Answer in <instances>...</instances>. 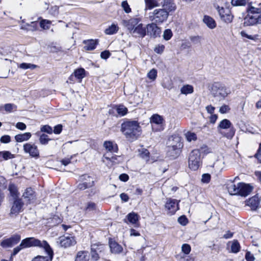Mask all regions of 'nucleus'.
Masks as SVG:
<instances>
[{"instance_id": "obj_17", "label": "nucleus", "mask_w": 261, "mask_h": 261, "mask_svg": "<svg viewBox=\"0 0 261 261\" xmlns=\"http://www.w3.org/2000/svg\"><path fill=\"white\" fill-rule=\"evenodd\" d=\"M165 208L168 211L169 215L174 214L179 209L177 200L171 198L168 199L165 204Z\"/></svg>"}, {"instance_id": "obj_34", "label": "nucleus", "mask_w": 261, "mask_h": 261, "mask_svg": "<svg viewBox=\"0 0 261 261\" xmlns=\"http://www.w3.org/2000/svg\"><path fill=\"white\" fill-rule=\"evenodd\" d=\"M193 87L190 85H185L180 88V93L182 94L188 95L193 93Z\"/></svg>"}, {"instance_id": "obj_21", "label": "nucleus", "mask_w": 261, "mask_h": 261, "mask_svg": "<svg viewBox=\"0 0 261 261\" xmlns=\"http://www.w3.org/2000/svg\"><path fill=\"white\" fill-rule=\"evenodd\" d=\"M87 178H88V182H84L82 181V183H80L78 185V188L80 190H85L87 188H90L92 187L94 184V181L93 180V178L87 175H82L81 177V181H84V180H87Z\"/></svg>"}, {"instance_id": "obj_62", "label": "nucleus", "mask_w": 261, "mask_h": 261, "mask_svg": "<svg viewBox=\"0 0 261 261\" xmlns=\"http://www.w3.org/2000/svg\"><path fill=\"white\" fill-rule=\"evenodd\" d=\"M62 130V125L61 124H58L54 127V132L56 134H59Z\"/></svg>"}, {"instance_id": "obj_35", "label": "nucleus", "mask_w": 261, "mask_h": 261, "mask_svg": "<svg viewBox=\"0 0 261 261\" xmlns=\"http://www.w3.org/2000/svg\"><path fill=\"white\" fill-rule=\"evenodd\" d=\"M73 75L81 82L82 80L85 76V70L84 68L76 69L73 72Z\"/></svg>"}, {"instance_id": "obj_6", "label": "nucleus", "mask_w": 261, "mask_h": 261, "mask_svg": "<svg viewBox=\"0 0 261 261\" xmlns=\"http://www.w3.org/2000/svg\"><path fill=\"white\" fill-rule=\"evenodd\" d=\"M168 17V12L165 9H155L149 14V20L158 24L166 21Z\"/></svg>"}, {"instance_id": "obj_20", "label": "nucleus", "mask_w": 261, "mask_h": 261, "mask_svg": "<svg viewBox=\"0 0 261 261\" xmlns=\"http://www.w3.org/2000/svg\"><path fill=\"white\" fill-rule=\"evenodd\" d=\"M47 253L46 256L38 255L33 258L32 261H51L53 257V251L50 246L48 248L43 249Z\"/></svg>"}, {"instance_id": "obj_25", "label": "nucleus", "mask_w": 261, "mask_h": 261, "mask_svg": "<svg viewBox=\"0 0 261 261\" xmlns=\"http://www.w3.org/2000/svg\"><path fill=\"white\" fill-rule=\"evenodd\" d=\"M109 246L112 253L119 254L123 251L122 247L114 241L110 240Z\"/></svg>"}, {"instance_id": "obj_9", "label": "nucleus", "mask_w": 261, "mask_h": 261, "mask_svg": "<svg viewBox=\"0 0 261 261\" xmlns=\"http://www.w3.org/2000/svg\"><path fill=\"white\" fill-rule=\"evenodd\" d=\"M212 93L214 96L223 99L230 93V91L219 83H215L212 87Z\"/></svg>"}, {"instance_id": "obj_5", "label": "nucleus", "mask_w": 261, "mask_h": 261, "mask_svg": "<svg viewBox=\"0 0 261 261\" xmlns=\"http://www.w3.org/2000/svg\"><path fill=\"white\" fill-rule=\"evenodd\" d=\"M182 147V144L180 139L178 137H171L168 139L167 142V153L169 156L172 158H177Z\"/></svg>"}, {"instance_id": "obj_45", "label": "nucleus", "mask_w": 261, "mask_h": 261, "mask_svg": "<svg viewBox=\"0 0 261 261\" xmlns=\"http://www.w3.org/2000/svg\"><path fill=\"white\" fill-rule=\"evenodd\" d=\"M0 155H2L3 159L5 160L11 159L14 158V154H12L8 151H1Z\"/></svg>"}, {"instance_id": "obj_27", "label": "nucleus", "mask_w": 261, "mask_h": 261, "mask_svg": "<svg viewBox=\"0 0 261 261\" xmlns=\"http://www.w3.org/2000/svg\"><path fill=\"white\" fill-rule=\"evenodd\" d=\"M139 216L135 212L129 213L124 221L127 224H136L139 221Z\"/></svg>"}, {"instance_id": "obj_42", "label": "nucleus", "mask_w": 261, "mask_h": 261, "mask_svg": "<svg viewBox=\"0 0 261 261\" xmlns=\"http://www.w3.org/2000/svg\"><path fill=\"white\" fill-rule=\"evenodd\" d=\"M240 250V245L238 241L233 240L231 245V251L232 253H238Z\"/></svg>"}, {"instance_id": "obj_19", "label": "nucleus", "mask_w": 261, "mask_h": 261, "mask_svg": "<svg viewBox=\"0 0 261 261\" xmlns=\"http://www.w3.org/2000/svg\"><path fill=\"white\" fill-rule=\"evenodd\" d=\"M157 24L154 22L147 24L146 28L147 30V33L153 37H156L160 36L161 33V29L159 27Z\"/></svg>"}, {"instance_id": "obj_1", "label": "nucleus", "mask_w": 261, "mask_h": 261, "mask_svg": "<svg viewBox=\"0 0 261 261\" xmlns=\"http://www.w3.org/2000/svg\"><path fill=\"white\" fill-rule=\"evenodd\" d=\"M141 17H133L127 20H124L123 24L133 36L143 38L146 35V28L141 22Z\"/></svg>"}, {"instance_id": "obj_28", "label": "nucleus", "mask_w": 261, "mask_h": 261, "mask_svg": "<svg viewBox=\"0 0 261 261\" xmlns=\"http://www.w3.org/2000/svg\"><path fill=\"white\" fill-rule=\"evenodd\" d=\"M204 23L210 29H214L216 27L215 20L211 17L205 15L203 18Z\"/></svg>"}, {"instance_id": "obj_50", "label": "nucleus", "mask_w": 261, "mask_h": 261, "mask_svg": "<svg viewBox=\"0 0 261 261\" xmlns=\"http://www.w3.org/2000/svg\"><path fill=\"white\" fill-rule=\"evenodd\" d=\"M165 49V46L163 44H158L154 48V51L158 54H162Z\"/></svg>"}, {"instance_id": "obj_10", "label": "nucleus", "mask_w": 261, "mask_h": 261, "mask_svg": "<svg viewBox=\"0 0 261 261\" xmlns=\"http://www.w3.org/2000/svg\"><path fill=\"white\" fill-rule=\"evenodd\" d=\"M217 10L222 21L226 23H230L232 21L233 15L228 8L218 7Z\"/></svg>"}, {"instance_id": "obj_16", "label": "nucleus", "mask_w": 261, "mask_h": 261, "mask_svg": "<svg viewBox=\"0 0 261 261\" xmlns=\"http://www.w3.org/2000/svg\"><path fill=\"white\" fill-rule=\"evenodd\" d=\"M23 203L21 199H16L12 203L11 207L10 215L11 217H15L18 215L22 211Z\"/></svg>"}, {"instance_id": "obj_14", "label": "nucleus", "mask_w": 261, "mask_h": 261, "mask_svg": "<svg viewBox=\"0 0 261 261\" xmlns=\"http://www.w3.org/2000/svg\"><path fill=\"white\" fill-rule=\"evenodd\" d=\"M232 126L231 122L226 119L222 120L218 125V128L226 129L230 128L229 133L225 135V137L228 139H231L234 136L235 131Z\"/></svg>"}, {"instance_id": "obj_44", "label": "nucleus", "mask_w": 261, "mask_h": 261, "mask_svg": "<svg viewBox=\"0 0 261 261\" xmlns=\"http://www.w3.org/2000/svg\"><path fill=\"white\" fill-rule=\"evenodd\" d=\"M147 77L152 81L155 80L157 77V71L155 69H151L147 73Z\"/></svg>"}, {"instance_id": "obj_36", "label": "nucleus", "mask_w": 261, "mask_h": 261, "mask_svg": "<svg viewBox=\"0 0 261 261\" xmlns=\"http://www.w3.org/2000/svg\"><path fill=\"white\" fill-rule=\"evenodd\" d=\"M139 155L140 157L143 160H144L146 162L149 161V152L147 149L142 148L141 149L139 150Z\"/></svg>"}, {"instance_id": "obj_4", "label": "nucleus", "mask_w": 261, "mask_h": 261, "mask_svg": "<svg viewBox=\"0 0 261 261\" xmlns=\"http://www.w3.org/2000/svg\"><path fill=\"white\" fill-rule=\"evenodd\" d=\"M253 187L250 184L239 182L237 185L232 182L227 187L228 191L231 195H238L246 197L252 191Z\"/></svg>"}, {"instance_id": "obj_61", "label": "nucleus", "mask_w": 261, "mask_h": 261, "mask_svg": "<svg viewBox=\"0 0 261 261\" xmlns=\"http://www.w3.org/2000/svg\"><path fill=\"white\" fill-rule=\"evenodd\" d=\"M245 258L247 261H254L255 257L254 255L250 252H247L245 255Z\"/></svg>"}, {"instance_id": "obj_8", "label": "nucleus", "mask_w": 261, "mask_h": 261, "mask_svg": "<svg viewBox=\"0 0 261 261\" xmlns=\"http://www.w3.org/2000/svg\"><path fill=\"white\" fill-rule=\"evenodd\" d=\"M152 129L154 132H161L164 129L165 120L162 116L153 114L149 119Z\"/></svg>"}, {"instance_id": "obj_18", "label": "nucleus", "mask_w": 261, "mask_h": 261, "mask_svg": "<svg viewBox=\"0 0 261 261\" xmlns=\"http://www.w3.org/2000/svg\"><path fill=\"white\" fill-rule=\"evenodd\" d=\"M261 23V15L247 14L244 18V24L246 26Z\"/></svg>"}, {"instance_id": "obj_43", "label": "nucleus", "mask_w": 261, "mask_h": 261, "mask_svg": "<svg viewBox=\"0 0 261 261\" xmlns=\"http://www.w3.org/2000/svg\"><path fill=\"white\" fill-rule=\"evenodd\" d=\"M37 65L31 63H22L19 65L18 67L22 69H34L37 68Z\"/></svg>"}, {"instance_id": "obj_48", "label": "nucleus", "mask_w": 261, "mask_h": 261, "mask_svg": "<svg viewBox=\"0 0 261 261\" xmlns=\"http://www.w3.org/2000/svg\"><path fill=\"white\" fill-rule=\"evenodd\" d=\"M172 32L171 30L170 29H166L164 31L163 33V38L165 40H170L172 36Z\"/></svg>"}, {"instance_id": "obj_47", "label": "nucleus", "mask_w": 261, "mask_h": 261, "mask_svg": "<svg viewBox=\"0 0 261 261\" xmlns=\"http://www.w3.org/2000/svg\"><path fill=\"white\" fill-rule=\"evenodd\" d=\"M231 3L234 6H244L247 4L246 0H231Z\"/></svg>"}, {"instance_id": "obj_60", "label": "nucleus", "mask_w": 261, "mask_h": 261, "mask_svg": "<svg viewBox=\"0 0 261 261\" xmlns=\"http://www.w3.org/2000/svg\"><path fill=\"white\" fill-rule=\"evenodd\" d=\"M72 157L73 156L71 155L70 157L65 158L61 161V163L62 165L66 166L70 163Z\"/></svg>"}, {"instance_id": "obj_58", "label": "nucleus", "mask_w": 261, "mask_h": 261, "mask_svg": "<svg viewBox=\"0 0 261 261\" xmlns=\"http://www.w3.org/2000/svg\"><path fill=\"white\" fill-rule=\"evenodd\" d=\"M178 222L181 225L185 226L188 223V219L185 216H182L178 218Z\"/></svg>"}, {"instance_id": "obj_12", "label": "nucleus", "mask_w": 261, "mask_h": 261, "mask_svg": "<svg viewBox=\"0 0 261 261\" xmlns=\"http://www.w3.org/2000/svg\"><path fill=\"white\" fill-rule=\"evenodd\" d=\"M23 149L24 152L29 154L31 157L35 158L39 157V151L35 144L30 143L24 144Z\"/></svg>"}, {"instance_id": "obj_32", "label": "nucleus", "mask_w": 261, "mask_h": 261, "mask_svg": "<svg viewBox=\"0 0 261 261\" xmlns=\"http://www.w3.org/2000/svg\"><path fill=\"white\" fill-rule=\"evenodd\" d=\"M145 2L144 10H151L154 8L159 6L158 0H144Z\"/></svg>"}, {"instance_id": "obj_39", "label": "nucleus", "mask_w": 261, "mask_h": 261, "mask_svg": "<svg viewBox=\"0 0 261 261\" xmlns=\"http://www.w3.org/2000/svg\"><path fill=\"white\" fill-rule=\"evenodd\" d=\"M3 108L8 113H12L17 109V106L13 103H7L3 106Z\"/></svg>"}, {"instance_id": "obj_37", "label": "nucleus", "mask_w": 261, "mask_h": 261, "mask_svg": "<svg viewBox=\"0 0 261 261\" xmlns=\"http://www.w3.org/2000/svg\"><path fill=\"white\" fill-rule=\"evenodd\" d=\"M9 190L11 196L14 198H16L18 196V190L16 187L13 184H10L9 186Z\"/></svg>"}, {"instance_id": "obj_41", "label": "nucleus", "mask_w": 261, "mask_h": 261, "mask_svg": "<svg viewBox=\"0 0 261 261\" xmlns=\"http://www.w3.org/2000/svg\"><path fill=\"white\" fill-rule=\"evenodd\" d=\"M185 137L188 142L196 141L197 140V136L195 133L191 132H187L185 134Z\"/></svg>"}, {"instance_id": "obj_31", "label": "nucleus", "mask_w": 261, "mask_h": 261, "mask_svg": "<svg viewBox=\"0 0 261 261\" xmlns=\"http://www.w3.org/2000/svg\"><path fill=\"white\" fill-rule=\"evenodd\" d=\"M103 146L107 150L112 152H116L118 150L117 144L112 141H105Z\"/></svg>"}, {"instance_id": "obj_38", "label": "nucleus", "mask_w": 261, "mask_h": 261, "mask_svg": "<svg viewBox=\"0 0 261 261\" xmlns=\"http://www.w3.org/2000/svg\"><path fill=\"white\" fill-rule=\"evenodd\" d=\"M51 21L47 19H42L40 21V26L43 30H49Z\"/></svg>"}, {"instance_id": "obj_13", "label": "nucleus", "mask_w": 261, "mask_h": 261, "mask_svg": "<svg viewBox=\"0 0 261 261\" xmlns=\"http://www.w3.org/2000/svg\"><path fill=\"white\" fill-rule=\"evenodd\" d=\"M247 12L248 14L261 15V1L250 2L247 7Z\"/></svg>"}, {"instance_id": "obj_11", "label": "nucleus", "mask_w": 261, "mask_h": 261, "mask_svg": "<svg viewBox=\"0 0 261 261\" xmlns=\"http://www.w3.org/2000/svg\"><path fill=\"white\" fill-rule=\"evenodd\" d=\"M57 243L60 247L66 248L75 245L76 241L75 237L72 236H62L58 239Z\"/></svg>"}, {"instance_id": "obj_51", "label": "nucleus", "mask_w": 261, "mask_h": 261, "mask_svg": "<svg viewBox=\"0 0 261 261\" xmlns=\"http://www.w3.org/2000/svg\"><path fill=\"white\" fill-rule=\"evenodd\" d=\"M40 130L42 132L46 133L49 134H51L53 133V129L51 127L48 125H45L41 126Z\"/></svg>"}, {"instance_id": "obj_57", "label": "nucleus", "mask_w": 261, "mask_h": 261, "mask_svg": "<svg viewBox=\"0 0 261 261\" xmlns=\"http://www.w3.org/2000/svg\"><path fill=\"white\" fill-rule=\"evenodd\" d=\"M211 179V175L209 174H203L202 175L201 182L203 183H208Z\"/></svg>"}, {"instance_id": "obj_64", "label": "nucleus", "mask_w": 261, "mask_h": 261, "mask_svg": "<svg viewBox=\"0 0 261 261\" xmlns=\"http://www.w3.org/2000/svg\"><path fill=\"white\" fill-rule=\"evenodd\" d=\"M110 53L108 50L102 51L100 54V57L103 59H107L110 56Z\"/></svg>"}, {"instance_id": "obj_59", "label": "nucleus", "mask_w": 261, "mask_h": 261, "mask_svg": "<svg viewBox=\"0 0 261 261\" xmlns=\"http://www.w3.org/2000/svg\"><path fill=\"white\" fill-rule=\"evenodd\" d=\"M30 27H31V24L25 23V24L21 25L20 29L21 30H26V31H36L35 28H34V29H31V28H30Z\"/></svg>"}, {"instance_id": "obj_55", "label": "nucleus", "mask_w": 261, "mask_h": 261, "mask_svg": "<svg viewBox=\"0 0 261 261\" xmlns=\"http://www.w3.org/2000/svg\"><path fill=\"white\" fill-rule=\"evenodd\" d=\"M230 108L228 106L224 105L219 108V112L221 114H225L229 112Z\"/></svg>"}, {"instance_id": "obj_63", "label": "nucleus", "mask_w": 261, "mask_h": 261, "mask_svg": "<svg viewBox=\"0 0 261 261\" xmlns=\"http://www.w3.org/2000/svg\"><path fill=\"white\" fill-rule=\"evenodd\" d=\"M15 126H16V127L17 129H19L21 130H25L26 129V127H27L26 125L24 123L20 122H17Z\"/></svg>"}, {"instance_id": "obj_29", "label": "nucleus", "mask_w": 261, "mask_h": 261, "mask_svg": "<svg viewBox=\"0 0 261 261\" xmlns=\"http://www.w3.org/2000/svg\"><path fill=\"white\" fill-rule=\"evenodd\" d=\"M89 259V253L87 251H80L76 255L75 261H88Z\"/></svg>"}, {"instance_id": "obj_23", "label": "nucleus", "mask_w": 261, "mask_h": 261, "mask_svg": "<svg viewBox=\"0 0 261 261\" xmlns=\"http://www.w3.org/2000/svg\"><path fill=\"white\" fill-rule=\"evenodd\" d=\"M103 248L104 246L102 245L93 244L91 246V257L93 260L96 261L98 259L99 255L98 252H101L103 249Z\"/></svg>"}, {"instance_id": "obj_53", "label": "nucleus", "mask_w": 261, "mask_h": 261, "mask_svg": "<svg viewBox=\"0 0 261 261\" xmlns=\"http://www.w3.org/2000/svg\"><path fill=\"white\" fill-rule=\"evenodd\" d=\"M121 7L125 13H129L131 12V9L126 1H124L122 2Z\"/></svg>"}, {"instance_id": "obj_26", "label": "nucleus", "mask_w": 261, "mask_h": 261, "mask_svg": "<svg viewBox=\"0 0 261 261\" xmlns=\"http://www.w3.org/2000/svg\"><path fill=\"white\" fill-rule=\"evenodd\" d=\"M98 43L97 39H89L83 41V43L85 45L84 49L86 50H93L95 48Z\"/></svg>"}, {"instance_id": "obj_49", "label": "nucleus", "mask_w": 261, "mask_h": 261, "mask_svg": "<svg viewBox=\"0 0 261 261\" xmlns=\"http://www.w3.org/2000/svg\"><path fill=\"white\" fill-rule=\"evenodd\" d=\"M50 140L48 136L45 134H42L39 138V142L42 145H45L48 143V142Z\"/></svg>"}, {"instance_id": "obj_40", "label": "nucleus", "mask_w": 261, "mask_h": 261, "mask_svg": "<svg viewBox=\"0 0 261 261\" xmlns=\"http://www.w3.org/2000/svg\"><path fill=\"white\" fill-rule=\"evenodd\" d=\"M118 114L120 116L125 115L127 113V109L123 105H119L116 108Z\"/></svg>"}, {"instance_id": "obj_30", "label": "nucleus", "mask_w": 261, "mask_h": 261, "mask_svg": "<svg viewBox=\"0 0 261 261\" xmlns=\"http://www.w3.org/2000/svg\"><path fill=\"white\" fill-rule=\"evenodd\" d=\"M119 28L117 23H113L105 30V33L106 35H112L116 34L119 31Z\"/></svg>"}, {"instance_id": "obj_15", "label": "nucleus", "mask_w": 261, "mask_h": 261, "mask_svg": "<svg viewBox=\"0 0 261 261\" xmlns=\"http://www.w3.org/2000/svg\"><path fill=\"white\" fill-rule=\"evenodd\" d=\"M21 237L19 234H14L9 238L4 240L1 243L3 248H10L17 244L20 240Z\"/></svg>"}, {"instance_id": "obj_7", "label": "nucleus", "mask_w": 261, "mask_h": 261, "mask_svg": "<svg viewBox=\"0 0 261 261\" xmlns=\"http://www.w3.org/2000/svg\"><path fill=\"white\" fill-rule=\"evenodd\" d=\"M189 167L193 171L197 170L201 164L200 151L198 149L192 150L189 156Z\"/></svg>"}, {"instance_id": "obj_24", "label": "nucleus", "mask_w": 261, "mask_h": 261, "mask_svg": "<svg viewBox=\"0 0 261 261\" xmlns=\"http://www.w3.org/2000/svg\"><path fill=\"white\" fill-rule=\"evenodd\" d=\"M260 203V200L258 196H254L246 201V204L250 206L252 210H255Z\"/></svg>"}, {"instance_id": "obj_22", "label": "nucleus", "mask_w": 261, "mask_h": 261, "mask_svg": "<svg viewBox=\"0 0 261 261\" xmlns=\"http://www.w3.org/2000/svg\"><path fill=\"white\" fill-rule=\"evenodd\" d=\"M22 197L29 203H32L36 199L35 192L31 188H27L22 194Z\"/></svg>"}, {"instance_id": "obj_56", "label": "nucleus", "mask_w": 261, "mask_h": 261, "mask_svg": "<svg viewBox=\"0 0 261 261\" xmlns=\"http://www.w3.org/2000/svg\"><path fill=\"white\" fill-rule=\"evenodd\" d=\"M0 141L2 143H8L11 141V137L9 135H4L1 137Z\"/></svg>"}, {"instance_id": "obj_46", "label": "nucleus", "mask_w": 261, "mask_h": 261, "mask_svg": "<svg viewBox=\"0 0 261 261\" xmlns=\"http://www.w3.org/2000/svg\"><path fill=\"white\" fill-rule=\"evenodd\" d=\"M83 208L87 212L92 211L95 209V204L92 202H89L85 204Z\"/></svg>"}, {"instance_id": "obj_54", "label": "nucleus", "mask_w": 261, "mask_h": 261, "mask_svg": "<svg viewBox=\"0 0 261 261\" xmlns=\"http://www.w3.org/2000/svg\"><path fill=\"white\" fill-rule=\"evenodd\" d=\"M181 250L185 254H188L191 251V247L189 244H184L182 245Z\"/></svg>"}, {"instance_id": "obj_3", "label": "nucleus", "mask_w": 261, "mask_h": 261, "mask_svg": "<svg viewBox=\"0 0 261 261\" xmlns=\"http://www.w3.org/2000/svg\"><path fill=\"white\" fill-rule=\"evenodd\" d=\"M49 245L46 241H40L35 238H27L22 240L20 245L13 250L11 256L16 255L21 250L32 247H38L43 249L47 248Z\"/></svg>"}, {"instance_id": "obj_33", "label": "nucleus", "mask_w": 261, "mask_h": 261, "mask_svg": "<svg viewBox=\"0 0 261 261\" xmlns=\"http://www.w3.org/2000/svg\"><path fill=\"white\" fill-rule=\"evenodd\" d=\"M31 136L32 135L30 133H25L16 135L15 136V139L17 142H22L29 140L31 137Z\"/></svg>"}, {"instance_id": "obj_2", "label": "nucleus", "mask_w": 261, "mask_h": 261, "mask_svg": "<svg viewBox=\"0 0 261 261\" xmlns=\"http://www.w3.org/2000/svg\"><path fill=\"white\" fill-rule=\"evenodd\" d=\"M121 131L127 140L133 141L140 135L141 127L137 121H127L121 124Z\"/></svg>"}, {"instance_id": "obj_52", "label": "nucleus", "mask_w": 261, "mask_h": 261, "mask_svg": "<svg viewBox=\"0 0 261 261\" xmlns=\"http://www.w3.org/2000/svg\"><path fill=\"white\" fill-rule=\"evenodd\" d=\"M165 9L169 13L175 10L176 7L174 3H170L166 4L165 6Z\"/></svg>"}]
</instances>
